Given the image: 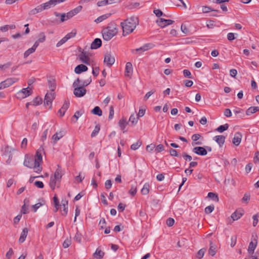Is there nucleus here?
<instances>
[{
    "label": "nucleus",
    "mask_w": 259,
    "mask_h": 259,
    "mask_svg": "<svg viewBox=\"0 0 259 259\" xmlns=\"http://www.w3.org/2000/svg\"><path fill=\"white\" fill-rule=\"evenodd\" d=\"M44 149L42 147L39 148L35 153L34 158L25 156L23 162L24 165L29 168H33L34 172L37 174L40 173L42 169L41 165L42 162V153Z\"/></svg>",
    "instance_id": "obj_1"
},
{
    "label": "nucleus",
    "mask_w": 259,
    "mask_h": 259,
    "mask_svg": "<svg viewBox=\"0 0 259 259\" xmlns=\"http://www.w3.org/2000/svg\"><path fill=\"white\" fill-rule=\"evenodd\" d=\"M138 24L139 20L136 17H131L121 22L123 35L125 36L133 32Z\"/></svg>",
    "instance_id": "obj_2"
},
{
    "label": "nucleus",
    "mask_w": 259,
    "mask_h": 259,
    "mask_svg": "<svg viewBox=\"0 0 259 259\" xmlns=\"http://www.w3.org/2000/svg\"><path fill=\"white\" fill-rule=\"evenodd\" d=\"M118 32L117 26L114 23L110 24L102 30V36L104 40L109 41L115 36Z\"/></svg>",
    "instance_id": "obj_3"
},
{
    "label": "nucleus",
    "mask_w": 259,
    "mask_h": 259,
    "mask_svg": "<svg viewBox=\"0 0 259 259\" xmlns=\"http://www.w3.org/2000/svg\"><path fill=\"white\" fill-rule=\"evenodd\" d=\"M80 80L79 78H77L73 83V94L76 97H83L87 92L86 89L80 85Z\"/></svg>",
    "instance_id": "obj_4"
},
{
    "label": "nucleus",
    "mask_w": 259,
    "mask_h": 259,
    "mask_svg": "<svg viewBox=\"0 0 259 259\" xmlns=\"http://www.w3.org/2000/svg\"><path fill=\"white\" fill-rule=\"evenodd\" d=\"M32 92V89L29 87L23 88L16 93V97L17 99L22 100L31 95Z\"/></svg>",
    "instance_id": "obj_5"
},
{
    "label": "nucleus",
    "mask_w": 259,
    "mask_h": 259,
    "mask_svg": "<svg viewBox=\"0 0 259 259\" xmlns=\"http://www.w3.org/2000/svg\"><path fill=\"white\" fill-rule=\"evenodd\" d=\"M55 99V93L53 92H51L49 93H47L44 100V104L45 105H47L49 106V109H51L52 107V103L53 100Z\"/></svg>",
    "instance_id": "obj_6"
},
{
    "label": "nucleus",
    "mask_w": 259,
    "mask_h": 259,
    "mask_svg": "<svg viewBox=\"0 0 259 259\" xmlns=\"http://www.w3.org/2000/svg\"><path fill=\"white\" fill-rule=\"evenodd\" d=\"M46 10L44 4H41L37 6L34 8L30 10L28 13L29 15L33 16L37 14L42 12L43 11Z\"/></svg>",
    "instance_id": "obj_7"
},
{
    "label": "nucleus",
    "mask_w": 259,
    "mask_h": 259,
    "mask_svg": "<svg viewBox=\"0 0 259 259\" xmlns=\"http://www.w3.org/2000/svg\"><path fill=\"white\" fill-rule=\"evenodd\" d=\"M104 62L108 66H111L115 62L114 57L110 53L106 54L104 57Z\"/></svg>",
    "instance_id": "obj_8"
},
{
    "label": "nucleus",
    "mask_w": 259,
    "mask_h": 259,
    "mask_svg": "<svg viewBox=\"0 0 259 259\" xmlns=\"http://www.w3.org/2000/svg\"><path fill=\"white\" fill-rule=\"evenodd\" d=\"M82 9V7L81 6H78L74 9L70 11L69 12L65 13V15L66 16V19H69L79 12H80Z\"/></svg>",
    "instance_id": "obj_9"
},
{
    "label": "nucleus",
    "mask_w": 259,
    "mask_h": 259,
    "mask_svg": "<svg viewBox=\"0 0 259 259\" xmlns=\"http://www.w3.org/2000/svg\"><path fill=\"white\" fill-rule=\"evenodd\" d=\"M174 21L170 19H165L163 18H160L156 21L158 25L161 28H164L166 26L172 24Z\"/></svg>",
    "instance_id": "obj_10"
},
{
    "label": "nucleus",
    "mask_w": 259,
    "mask_h": 259,
    "mask_svg": "<svg viewBox=\"0 0 259 259\" xmlns=\"http://www.w3.org/2000/svg\"><path fill=\"white\" fill-rule=\"evenodd\" d=\"M60 3H62L60 0H49L43 4L46 10L55 7Z\"/></svg>",
    "instance_id": "obj_11"
},
{
    "label": "nucleus",
    "mask_w": 259,
    "mask_h": 259,
    "mask_svg": "<svg viewBox=\"0 0 259 259\" xmlns=\"http://www.w3.org/2000/svg\"><path fill=\"white\" fill-rule=\"evenodd\" d=\"M19 80V78L17 77H10L8 78L5 80L2 81L4 83L5 88H8L10 85L13 84L14 83L17 82Z\"/></svg>",
    "instance_id": "obj_12"
},
{
    "label": "nucleus",
    "mask_w": 259,
    "mask_h": 259,
    "mask_svg": "<svg viewBox=\"0 0 259 259\" xmlns=\"http://www.w3.org/2000/svg\"><path fill=\"white\" fill-rule=\"evenodd\" d=\"M78 58L81 62L87 65L90 64V58L84 51H82L79 55Z\"/></svg>",
    "instance_id": "obj_13"
},
{
    "label": "nucleus",
    "mask_w": 259,
    "mask_h": 259,
    "mask_svg": "<svg viewBox=\"0 0 259 259\" xmlns=\"http://www.w3.org/2000/svg\"><path fill=\"white\" fill-rule=\"evenodd\" d=\"M193 151L199 155H206L207 153L206 150L202 147H196L193 149Z\"/></svg>",
    "instance_id": "obj_14"
},
{
    "label": "nucleus",
    "mask_w": 259,
    "mask_h": 259,
    "mask_svg": "<svg viewBox=\"0 0 259 259\" xmlns=\"http://www.w3.org/2000/svg\"><path fill=\"white\" fill-rule=\"evenodd\" d=\"M242 138V135L240 133H239V132L236 133L235 134L234 137L233 139L232 143L235 146H238L241 143Z\"/></svg>",
    "instance_id": "obj_15"
},
{
    "label": "nucleus",
    "mask_w": 259,
    "mask_h": 259,
    "mask_svg": "<svg viewBox=\"0 0 259 259\" xmlns=\"http://www.w3.org/2000/svg\"><path fill=\"white\" fill-rule=\"evenodd\" d=\"M133 65L131 62H127L125 65V76L131 77L133 73Z\"/></svg>",
    "instance_id": "obj_16"
},
{
    "label": "nucleus",
    "mask_w": 259,
    "mask_h": 259,
    "mask_svg": "<svg viewBox=\"0 0 259 259\" xmlns=\"http://www.w3.org/2000/svg\"><path fill=\"white\" fill-rule=\"evenodd\" d=\"M64 135V133L63 131H60L59 132L56 133L52 137V140L53 144H55L58 141L62 138Z\"/></svg>",
    "instance_id": "obj_17"
},
{
    "label": "nucleus",
    "mask_w": 259,
    "mask_h": 259,
    "mask_svg": "<svg viewBox=\"0 0 259 259\" xmlns=\"http://www.w3.org/2000/svg\"><path fill=\"white\" fill-rule=\"evenodd\" d=\"M257 240L255 238L253 241H251L249 244L248 252L249 254H252L257 245Z\"/></svg>",
    "instance_id": "obj_18"
},
{
    "label": "nucleus",
    "mask_w": 259,
    "mask_h": 259,
    "mask_svg": "<svg viewBox=\"0 0 259 259\" xmlns=\"http://www.w3.org/2000/svg\"><path fill=\"white\" fill-rule=\"evenodd\" d=\"M28 230L26 228H25L22 230V231L21 233V235L19 239V242L20 243H23L25 241L26 238L28 235Z\"/></svg>",
    "instance_id": "obj_19"
},
{
    "label": "nucleus",
    "mask_w": 259,
    "mask_h": 259,
    "mask_svg": "<svg viewBox=\"0 0 259 259\" xmlns=\"http://www.w3.org/2000/svg\"><path fill=\"white\" fill-rule=\"evenodd\" d=\"M60 181L58 180H57L54 176H52L50 178V186L51 189L54 190L55 188V187L60 184Z\"/></svg>",
    "instance_id": "obj_20"
},
{
    "label": "nucleus",
    "mask_w": 259,
    "mask_h": 259,
    "mask_svg": "<svg viewBox=\"0 0 259 259\" xmlns=\"http://www.w3.org/2000/svg\"><path fill=\"white\" fill-rule=\"evenodd\" d=\"M88 70V67L83 64H80L77 65L74 69V71L76 74H80L82 72Z\"/></svg>",
    "instance_id": "obj_21"
},
{
    "label": "nucleus",
    "mask_w": 259,
    "mask_h": 259,
    "mask_svg": "<svg viewBox=\"0 0 259 259\" xmlns=\"http://www.w3.org/2000/svg\"><path fill=\"white\" fill-rule=\"evenodd\" d=\"M102 45V41L100 38H96L91 45V49H97Z\"/></svg>",
    "instance_id": "obj_22"
},
{
    "label": "nucleus",
    "mask_w": 259,
    "mask_h": 259,
    "mask_svg": "<svg viewBox=\"0 0 259 259\" xmlns=\"http://www.w3.org/2000/svg\"><path fill=\"white\" fill-rule=\"evenodd\" d=\"M69 106V102H65L61 108L59 110L58 113L60 114V116L62 117L64 115L66 111L68 109Z\"/></svg>",
    "instance_id": "obj_23"
},
{
    "label": "nucleus",
    "mask_w": 259,
    "mask_h": 259,
    "mask_svg": "<svg viewBox=\"0 0 259 259\" xmlns=\"http://www.w3.org/2000/svg\"><path fill=\"white\" fill-rule=\"evenodd\" d=\"M215 141L218 143L220 147H222L225 141V137L222 135L216 136L214 138Z\"/></svg>",
    "instance_id": "obj_24"
},
{
    "label": "nucleus",
    "mask_w": 259,
    "mask_h": 259,
    "mask_svg": "<svg viewBox=\"0 0 259 259\" xmlns=\"http://www.w3.org/2000/svg\"><path fill=\"white\" fill-rule=\"evenodd\" d=\"M242 210H236L231 215V218L233 221H237L243 215Z\"/></svg>",
    "instance_id": "obj_25"
},
{
    "label": "nucleus",
    "mask_w": 259,
    "mask_h": 259,
    "mask_svg": "<svg viewBox=\"0 0 259 259\" xmlns=\"http://www.w3.org/2000/svg\"><path fill=\"white\" fill-rule=\"evenodd\" d=\"M210 247L208 250V254L213 256L217 252L216 251V245H214L211 241L209 242Z\"/></svg>",
    "instance_id": "obj_26"
},
{
    "label": "nucleus",
    "mask_w": 259,
    "mask_h": 259,
    "mask_svg": "<svg viewBox=\"0 0 259 259\" xmlns=\"http://www.w3.org/2000/svg\"><path fill=\"white\" fill-rule=\"evenodd\" d=\"M61 204L63 207V210L61 212L62 215H66L68 212V201L66 200H62Z\"/></svg>",
    "instance_id": "obj_27"
},
{
    "label": "nucleus",
    "mask_w": 259,
    "mask_h": 259,
    "mask_svg": "<svg viewBox=\"0 0 259 259\" xmlns=\"http://www.w3.org/2000/svg\"><path fill=\"white\" fill-rule=\"evenodd\" d=\"M63 175L62 169L58 166V168L56 170L54 175L53 176L57 180L61 181L62 177Z\"/></svg>",
    "instance_id": "obj_28"
},
{
    "label": "nucleus",
    "mask_w": 259,
    "mask_h": 259,
    "mask_svg": "<svg viewBox=\"0 0 259 259\" xmlns=\"http://www.w3.org/2000/svg\"><path fill=\"white\" fill-rule=\"evenodd\" d=\"M83 114V111L82 110H79L76 111L73 116L71 118V121L73 122L74 123L76 122L77 120H78V118L80 117L82 114Z\"/></svg>",
    "instance_id": "obj_29"
},
{
    "label": "nucleus",
    "mask_w": 259,
    "mask_h": 259,
    "mask_svg": "<svg viewBox=\"0 0 259 259\" xmlns=\"http://www.w3.org/2000/svg\"><path fill=\"white\" fill-rule=\"evenodd\" d=\"M119 126L120 128V129L123 131V132H125V128L127 125V122L126 121V120L124 118L121 119L119 122H118Z\"/></svg>",
    "instance_id": "obj_30"
},
{
    "label": "nucleus",
    "mask_w": 259,
    "mask_h": 259,
    "mask_svg": "<svg viewBox=\"0 0 259 259\" xmlns=\"http://www.w3.org/2000/svg\"><path fill=\"white\" fill-rule=\"evenodd\" d=\"M104 254L105 253L103 251L98 248L96 249L95 252L94 253V256L96 258L101 259L103 257Z\"/></svg>",
    "instance_id": "obj_31"
},
{
    "label": "nucleus",
    "mask_w": 259,
    "mask_h": 259,
    "mask_svg": "<svg viewBox=\"0 0 259 259\" xmlns=\"http://www.w3.org/2000/svg\"><path fill=\"white\" fill-rule=\"evenodd\" d=\"M110 16V14H106L100 16V17H98L96 19H95V22L97 23H100V22H102L103 20L106 19Z\"/></svg>",
    "instance_id": "obj_32"
},
{
    "label": "nucleus",
    "mask_w": 259,
    "mask_h": 259,
    "mask_svg": "<svg viewBox=\"0 0 259 259\" xmlns=\"http://www.w3.org/2000/svg\"><path fill=\"white\" fill-rule=\"evenodd\" d=\"M149 184L148 183L145 184L143 188L141 190V193L143 195H147L149 192Z\"/></svg>",
    "instance_id": "obj_33"
},
{
    "label": "nucleus",
    "mask_w": 259,
    "mask_h": 259,
    "mask_svg": "<svg viewBox=\"0 0 259 259\" xmlns=\"http://www.w3.org/2000/svg\"><path fill=\"white\" fill-rule=\"evenodd\" d=\"M138 120V117H136L135 114H132L129 118V121L131 122L133 125H136Z\"/></svg>",
    "instance_id": "obj_34"
},
{
    "label": "nucleus",
    "mask_w": 259,
    "mask_h": 259,
    "mask_svg": "<svg viewBox=\"0 0 259 259\" xmlns=\"http://www.w3.org/2000/svg\"><path fill=\"white\" fill-rule=\"evenodd\" d=\"M92 113L94 114L97 115L98 116H101L102 115V111L101 109L98 107H95L92 111Z\"/></svg>",
    "instance_id": "obj_35"
},
{
    "label": "nucleus",
    "mask_w": 259,
    "mask_h": 259,
    "mask_svg": "<svg viewBox=\"0 0 259 259\" xmlns=\"http://www.w3.org/2000/svg\"><path fill=\"white\" fill-rule=\"evenodd\" d=\"M45 204V201L42 200L41 202L37 203L36 204L33 205L32 206V208H33L34 212H36L38 208H39L40 206L44 205Z\"/></svg>",
    "instance_id": "obj_36"
},
{
    "label": "nucleus",
    "mask_w": 259,
    "mask_h": 259,
    "mask_svg": "<svg viewBox=\"0 0 259 259\" xmlns=\"http://www.w3.org/2000/svg\"><path fill=\"white\" fill-rule=\"evenodd\" d=\"M229 128V125L227 123H226L224 125H220V126H219L217 129L216 130L220 132V133H222L224 131L228 130V128Z\"/></svg>",
    "instance_id": "obj_37"
},
{
    "label": "nucleus",
    "mask_w": 259,
    "mask_h": 259,
    "mask_svg": "<svg viewBox=\"0 0 259 259\" xmlns=\"http://www.w3.org/2000/svg\"><path fill=\"white\" fill-rule=\"evenodd\" d=\"M142 47L143 48L144 51L145 52V51H146L149 50L153 49L155 47V45L152 43H148V44L144 45Z\"/></svg>",
    "instance_id": "obj_38"
},
{
    "label": "nucleus",
    "mask_w": 259,
    "mask_h": 259,
    "mask_svg": "<svg viewBox=\"0 0 259 259\" xmlns=\"http://www.w3.org/2000/svg\"><path fill=\"white\" fill-rule=\"evenodd\" d=\"M142 144V141L139 140L135 143L133 144L131 146V148L133 150H136L141 146Z\"/></svg>",
    "instance_id": "obj_39"
},
{
    "label": "nucleus",
    "mask_w": 259,
    "mask_h": 259,
    "mask_svg": "<svg viewBox=\"0 0 259 259\" xmlns=\"http://www.w3.org/2000/svg\"><path fill=\"white\" fill-rule=\"evenodd\" d=\"M208 197L211 198V199L215 201L216 202H218L219 200V197L215 193L213 192H209L207 195Z\"/></svg>",
    "instance_id": "obj_40"
},
{
    "label": "nucleus",
    "mask_w": 259,
    "mask_h": 259,
    "mask_svg": "<svg viewBox=\"0 0 259 259\" xmlns=\"http://www.w3.org/2000/svg\"><path fill=\"white\" fill-rule=\"evenodd\" d=\"M49 88L53 92L56 89V83L54 80H50L48 81Z\"/></svg>",
    "instance_id": "obj_41"
},
{
    "label": "nucleus",
    "mask_w": 259,
    "mask_h": 259,
    "mask_svg": "<svg viewBox=\"0 0 259 259\" xmlns=\"http://www.w3.org/2000/svg\"><path fill=\"white\" fill-rule=\"evenodd\" d=\"M100 130V126L99 124H97L95 126L94 130L92 132L91 134V137H95L99 132Z\"/></svg>",
    "instance_id": "obj_42"
},
{
    "label": "nucleus",
    "mask_w": 259,
    "mask_h": 259,
    "mask_svg": "<svg viewBox=\"0 0 259 259\" xmlns=\"http://www.w3.org/2000/svg\"><path fill=\"white\" fill-rule=\"evenodd\" d=\"M35 51V50L32 47L28 49L24 53V58H27L30 54L34 53Z\"/></svg>",
    "instance_id": "obj_43"
},
{
    "label": "nucleus",
    "mask_w": 259,
    "mask_h": 259,
    "mask_svg": "<svg viewBox=\"0 0 259 259\" xmlns=\"http://www.w3.org/2000/svg\"><path fill=\"white\" fill-rule=\"evenodd\" d=\"M202 12L204 13H207L209 12L214 11V12H218V10H215L213 9H212L210 7L208 6H203L202 8Z\"/></svg>",
    "instance_id": "obj_44"
},
{
    "label": "nucleus",
    "mask_w": 259,
    "mask_h": 259,
    "mask_svg": "<svg viewBox=\"0 0 259 259\" xmlns=\"http://www.w3.org/2000/svg\"><path fill=\"white\" fill-rule=\"evenodd\" d=\"M26 202H28V200H26L25 199L24 200V204L22 206L21 211L23 214H26L28 213V206H26Z\"/></svg>",
    "instance_id": "obj_45"
},
{
    "label": "nucleus",
    "mask_w": 259,
    "mask_h": 259,
    "mask_svg": "<svg viewBox=\"0 0 259 259\" xmlns=\"http://www.w3.org/2000/svg\"><path fill=\"white\" fill-rule=\"evenodd\" d=\"M205 251V250L203 248L200 249L196 254L197 258H198V259H201L204 255Z\"/></svg>",
    "instance_id": "obj_46"
},
{
    "label": "nucleus",
    "mask_w": 259,
    "mask_h": 259,
    "mask_svg": "<svg viewBox=\"0 0 259 259\" xmlns=\"http://www.w3.org/2000/svg\"><path fill=\"white\" fill-rule=\"evenodd\" d=\"M107 5H110V2H109V0H103L99 1L97 4V5L98 7H102Z\"/></svg>",
    "instance_id": "obj_47"
},
{
    "label": "nucleus",
    "mask_w": 259,
    "mask_h": 259,
    "mask_svg": "<svg viewBox=\"0 0 259 259\" xmlns=\"http://www.w3.org/2000/svg\"><path fill=\"white\" fill-rule=\"evenodd\" d=\"M42 103V99L39 97H36L32 101V104L34 106L40 105Z\"/></svg>",
    "instance_id": "obj_48"
},
{
    "label": "nucleus",
    "mask_w": 259,
    "mask_h": 259,
    "mask_svg": "<svg viewBox=\"0 0 259 259\" xmlns=\"http://www.w3.org/2000/svg\"><path fill=\"white\" fill-rule=\"evenodd\" d=\"M46 36L44 32L39 33V38L37 39L40 43L44 42L46 40Z\"/></svg>",
    "instance_id": "obj_49"
},
{
    "label": "nucleus",
    "mask_w": 259,
    "mask_h": 259,
    "mask_svg": "<svg viewBox=\"0 0 259 259\" xmlns=\"http://www.w3.org/2000/svg\"><path fill=\"white\" fill-rule=\"evenodd\" d=\"M74 239L76 242H77L79 243H81V239H82V236H81V234L78 233V232H77L75 235Z\"/></svg>",
    "instance_id": "obj_50"
},
{
    "label": "nucleus",
    "mask_w": 259,
    "mask_h": 259,
    "mask_svg": "<svg viewBox=\"0 0 259 259\" xmlns=\"http://www.w3.org/2000/svg\"><path fill=\"white\" fill-rule=\"evenodd\" d=\"M137 193V186L136 185H132L131 189L129 191V193L133 196H135Z\"/></svg>",
    "instance_id": "obj_51"
},
{
    "label": "nucleus",
    "mask_w": 259,
    "mask_h": 259,
    "mask_svg": "<svg viewBox=\"0 0 259 259\" xmlns=\"http://www.w3.org/2000/svg\"><path fill=\"white\" fill-rule=\"evenodd\" d=\"M183 74L185 77H188L190 78H193L191 73L188 69H184L183 70Z\"/></svg>",
    "instance_id": "obj_52"
},
{
    "label": "nucleus",
    "mask_w": 259,
    "mask_h": 259,
    "mask_svg": "<svg viewBox=\"0 0 259 259\" xmlns=\"http://www.w3.org/2000/svg\"><path fill=\"white\" fill-rule=\"evenodd\" d=\"M214 208V207L213 205L208 206L205 208V212L206 213L209 214L213 211Z\"/></svg>",
    "instance_id": "obj_53"
},
{
    "label": "nucleus",
    "mask_w": 259,
    "mask_h": 259,
    "mask_svg": "<svg viewBox=\"0 0 259 259\" xmlns=\"http://www.w3.org/2000/svg\"><path fill=\"white\" fill-rule=\"evenodd\" d=\"M106 221H105V219L102 218L100 220L99 223V225L100 227L101 228V229L104 228L106 226Z\"/></svg>",
    "instance_id": "obj_54"
},
{
    "label": "nucleus",
    "mask_w": 259,
    "mask_h": 259,
    "mask_svg": "<svg viewBox=\"0 0 259 259\" xmlns=\"http://www.w3.org/2000/svg\"><path fill=\"white\" fill-rule=\"evenodd\" d=\"M75 35H76V32L72 31V32L66 34L64 37H65V38H66V40L67 41L69 39L74 37L75 36Z\"/></svg>",
    "instance_id": "obj_55"
},
{
    "label": "nucleus",
    "mask_w": 259,
    "mask_h": 259,
    "mask_svg": "<svg viewBox=\"0 0 259 259\" xmlns=\"http://www.w3.org/2000/svg\"><path fill=\"white\" fill-rule=\"evenodd\" d=\"M155 92V90H151L149 92H148L146 95L145 96H144V100L146 101L147 100L149 97L152 95Z\"/></svg>",
    "instance_id": "obj_56"
},
{
    "label": "nucleus",
    "mask_w": 259,
    "mask_h": 259,
    "mask_svg": "<svg viewBox=\"0 0 259 259\" xmlns=\"http://www.w3.org/2000/svg\"><path fill=\"white\" fill-rule=\"evenodd\" d=\"M114 111L113 107L112 106H111L109 108V116H108L109 119H112L113 117V116H114Z\"/></svg>",
    "instance_id": "obj_57"
},
{
    "label": "nucleus",
    "mask_w": 259,
    "mask_h": 259,
    "mask_svg": "<svg viewBox=\"0 0 259 259\" xmlns=\"http://www.w3.org/2000/svg\"><path fill=\"white\" fill-rule=\"evenodd\" d=\"M71 244V241L70 239H67L64 240L63 243V246L64 248H68Z\"/></svg>",
    "instance_id": "obj_58"
},
{
    "label": "nucleus",
    "mask_w": 259,
    "mask_h": 259,
    "mask_svg": "<svg viewBox=\"0 0 259 259\" xmlns=\"http://www.w3.org/2000/svg\"><path fill=\"white\" fill-rule=\"evenodd\" d=\"M258 214H256L253 215L252 219H253V226L254 227H255L256 225L257 224V223L258 222Z\"/></svg>",
    "instance_id": "obj_59"
},
{
    "label": "nucleus",
    "mask_w": 259,
    "mask_h": 259,
    "mask_svg": "<svg viewBox=\"0 0 259 259\" xmlns=\"http://www.w3.org/2000/svg\"><path fill=\"white\" fill-rule=\"evenodd\" d=\"M84 178V176H82L80 174L75 178L76 182L81 183Z\"/></svg>",
    "instance_id": "obj_60"
},
{
    "label": "nucleus",
    "mask_w": 259,
    "mask_h": 259,
    "mask_svg": "<svg viewBox=\"0 0 259 259\" xmlns=\"http://www.w3.org/2000/svg\"><path fill=\"white\" fill-rule=\"evenodd\" d=\"M14 253V251L12 249V248H10L9 250V251L7 252L6 254V256L7 259H11V256Z\"/></svg>",
    "instance_id": "obj_61"
},
{
    "label": "nucleus",
    "mask_w": 259,
    "mask_h": 259,
    "mask_svg": "<svg viewBox=\"0 0 259 259\" xmlns=\"http://www.w3.org/2000/svg\"><path fill=\"white\" fill-rule=\"evenodd\" d=\"M175 220L172 218H169L166 221V224L169 227H171L174 225Z\"/></svg>",
    "instance_id": "obj_62"
},
{
    "label": "nucleus",
    "mask_w": 259,
    "mask_h": 259,
    "mask_svg": "<svg viewBox=\"0 0 259 259\" xmlns=\"http://www.w3.org/2000/svg\"><path fill=\"white\" fill-rule=\"evenodd\" d=\"M242 200L243 202L248 203V202L250 200V194L248 193H245L244 195V196L242 198Z\"/></svg>",
    "instance_id": "obj_63"
},
{
    "label": "nucleus",
    "mask_w": 259,
    "mask_h": 259,
    "mask_svg": "<svg viewBox=\"0 0 259 259\" xmlns=\"http://www.w3.org/2000/svg\"><path fill=\"white\" fill-rule=\"evenodd\" d=\"M182 156H183V158H184V159L186 161H190L192 159V157L190 155L187 154L186 153H183L182 154Z\"/></svg>",
    "instance_id": "obj_64"
}]
</instances>
